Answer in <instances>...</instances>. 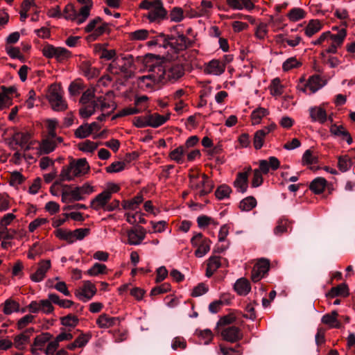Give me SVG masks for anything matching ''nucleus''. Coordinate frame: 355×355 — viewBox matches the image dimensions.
Masks as SVG:
<instances>
[{"mask_svg": "<svg viewBox=\"0 0 355 355\" xmlns=\"http://www.w3.org/2000/svg\"><path fill=\"white\" fill-rule=\"evenodd\" d=\"M64 12L65 14L64 18L67 19L75 20L78 16V12L75 9L74 5L72 3H68L65 6Z\"/></svg>", "mask_w": 355, "mask_h": 355, "instance_id": "47", "label": "nucleus"}, {"mask_svg": "<svg viewBox=\"0 0 355 355\" xmlns=\"http://www.w3.org/2000/svg\"><path fill=\"white\" fill-rule=\"evenodd\" d=\"M301 65L302 63L297 61L295 57H291L284 62L282 69L284 71H288L293 68H298Z\"/></svg>", "mask_w": 355, "mask_h": 355, "instance_id": "44", "label": "nucleus"}, {"mask_svg": "<svg viewBox=\"0 0 355 355\" xmlns=\"http://www.w3.org/2000/svg\"><path fill=\"white\" fill-rule=\"evenodd\" d=\"M322 28V24L318 19H311L305 28V34L308 37H311L315 33L320 31Z\"/></svg>", "mask_w": 355, "mask_h": 355, "instance_id": "28", "label": "nucleus"}, {"mask_svg": "<svg viewBox=\"0 0 355 355\" xmlns=\"http://www.w3.org/2000/svg\"><path fill=\"white\" fill-rule=\"evenodd\" d=\"M221 336L225 340L230 343H236L243 337L240 329L235 326L225 328L221 332Z\"/></svg>", "mask_w": 355, "mask_h": 355, "instance_id": "10", "label": "nucleus"}, {"mask_svg": "<svg viewBox=\"0 0 355 355\" xmlns=\"http://www.w3.org/2000/svg\"><path fill=\"white\" fill-rule=\"evenodd\" d=\"M209 288L204 283H200L194 287L191 295L193 297H198L208 291Z\"/></svg>", "mask_w": 355, "mask_h": 355, "instance_id": "60", "label": "nucleus"}, {"mask_svg": "<svg viewBox=\"0 0 355 355\" xmlns=\"http://www.w3.org/2000/svg\"><path fill=\"white\" fill-rule=\"evenodd\" d=\"M310 117L312 121L324 123L327 120V114L322 106H314L309 108Z\"/></svg>", "mask_w": 355, "mask_h": 355, "instance_id": "15", "label": "nucleus"}, {"mask_svg": "<svg viewBox=\"0 0 355 355\" xmlns=\"http://www.w3.org/2000/svg\"><path fill=\"white\" fill-rule=\"evenodd\" d=\"M263 179L262 175L259 169L253 171V178L251 182V186L253 188H257L261 186L263 183Z\"/></svg>", "mask_w": 355, "mask_h": 355, "instance_id": "55", "label": "nucleus"}, {"mask_svg": "<svg viewBox=\"0 0 355 355\" xmlns=\"http://www.w3.org/2000/svg\"><path fill=\"white\" fill-rule=\"evenodd\" d=\"M234 288L240 295H246L251 290V286L245 278L239 279L234 284Z\"/></svg>", "mask_w": 355, "mask_h": 355, "instance_id": "21", "label": "nucleus"}, {"mask_svg": "<svg viewBox=\"0 0 355 355\" xmlns=\"http://www.w3.org/2000/svg\"><path fill=\"white\" fill-rule=\"evenodd\" d=\"M324 86L322 78L318 75L311 76L308 82L301 89L303 92H306V89H309L311 94L315 93L318 90Z\"/></svg>", "mask_w": 355, "mask_h": 355, "instance_id": "14", "label": "nucleus"}, {"mask_svg": "<svg viewBox=\"0 0 355 355\" xmlns=\"http://www.w3.org/2000/svg\"><path fill=\"white\" fill-rule=\"evenodd\" d=\"M170 118V114L166 116L161 115L158 113H149L147 114L148 123L149 127L158 128L165 123Z\"/></svg>", "mask_w": 355, "mask_h": 355, "instance_id": "16", "label": "nucleus"}, {"mask_svg": "<svg viewBox=\"0 0 355 355\" xmlns=\"http://www.w3.org/2000/svg\"><path fill=\"white\" fill-rule=\"evenodd\" d=\"M107 272V266L105 264L95 263L87 273L90 276H97L101 274H105Z\"/></svg>", "mask_w": 355, "mask_h": 355, "instance_id": "38", "label": "nucleus"}, {"mask_svg": "<svg viewBox=\"0 0 355 355\" xmlns=\"http://www.w3.org/2000/svg\"><path fill=\"white\" fill-rule=\"evenodd\" d=\"M94 97L95 94L94 91L92 89H88L82 94V96L80 99V103L83 105L87 103L93 102V101H95L94 99Z\"/></svg>", "mask_w": 355, "mask_h": 355, "instance_id": "57", "label": "nucleus"}, {"mask_svg": "<svg viewBox=\"0 0 355 355\" xmlns=\"http://www.w3.org/2000/svg\"><path fill=\"white\" fill-rule=\"evenodd\" d=\"M266 135L267 132L265 129L259 130L254 133L253 144L255 149L259 150L263 146Z\"/></svg>", "mask_w": 355, "mask_h": 355, "instance_id": "31", "label": "nucleus"}, {"mask_svg": "<svg viewBox=\"0 0 355 355\" xmlns=\"http://www.w3.org/2000/svg\"><path fill=\"white\" fill-rule=\"evenodd\" d=\"M52 338V336L49 333H43L39 336H37L34 340L33 344L31 345V351L32 354H37V347L40 349L43 347L47 342H49Z\"/></svg>", "mask_w": 355, "mask_h": 355, "instance_id": "19", "label": "nucleus"}, {"mask_svg": "<svg viewBox=\"0 0 355 355\" xmlns=\"http://www.w3.org/2000/svg\"><path fill=\"white\" fill-rule=\"evenodd\" d=\"M19 304L12 299H8L3 304V313L10 315L14 311H19Z\"/></svg>", "mask_w": 355, "mask_h": 355, "instance_id": "35", "label": "nucleus"}, {"mask_svg": "<svg viewBox=\"0 0 355 355\" xmlns=\"http://www.w3.org/2000/svg\"><path fill=\"white\" fill-rule=\"evenodd\" d=\"M225 63L221 62L218 60H212L208 62L205 68V71L207 73L220 75L225 71Z\"/></svg>", "mask_w": 355, "mask_h": 355, "instance_id": "18", "label": "nucleus"}, {"mask_svg": "<svg viewBox=\"0 0 355 355\" xmlns=\"http://www.w3.org/2000/svg\"><path fill=\"white\" fill-rule=\"evenodd\" d=\"M272 89L271 94L272 95L280 96L283 93V86L280 83L279 78H277L272 81Z\"/></svg>", "mask_w": 355, "mask_h": 355, "instance_id": "59", "label": "nucleus"}, {"mask_svg": "<svg viewBox=\"0 0 355 355\" xmlns=\"http://www.w3.org/2000/svg\"><path fill=\"white\" fill-rule=\"evenodd\" d=\"M338 313L336 311H333L331 313H327L322 318V322L329 325L331 327L340 329L341 327L340 322L337 319Z\"/></svg>", "mask_w": 355, "mask_h": 355, "instance_id": "23", "label": "nucleus"}, {"mask_svg": "<svg viewBox=\"0 0 355 355\" xmlns=\"http://www.w3.org/2000/svg\"><path fill=\"white\" fill-rule=\"evenodd\" d=\"M181 25L174 26L171 31L174 33L171 34V49L176 53L185 51L187 48L193 46L194 41L187 37L183 32L180 30Z\"/></svg>", "mask_w": 355, "mask_h": 355, "instance_id": "4", "label": "nucleus"}, {"mask_svg": "<svg viewBox=\"0 0 355 355\" xmlns=\"http://www.w3.org/2000/svg\"><path fill=\"white\" fill-rule=\"evenodd\" d=\"M171 285L168 283H164L160 286H155L152 288L150 295L155 296L159 294L165 293L170 291Z\"/></svg>", "mask_w": 355, "mask_h": 355, "instance_id": "53", "label": "nucleus"}, {"mask_svg": "<svg viewBox=\"0 0 355 355\" xmlns=\"http://www.w3.org/2000/svg\"><path fill=\"white\" fill-rule=\"evenodd\" d=\"M25 177L21 173L15 171L11 173L10 184L12 186L21 184L25 181Z\"/></svg>", "mask_w": 355, "mask_h": 355, "instance_id": "49", "label": "nucleus"}, {"mask_svg": "<svg viewBox=\"0 0 355 355\" xmlns=\"http://www.w3.org/2000/svg\"><path fill=\"white\" fill-rule=\"evenodd\" d=\"M1 92H0V110L9 107L12 104V98L10 96L17 92V89L14 86L7 87L4 85L1 86Z\"/></svg>", "mask_w": 355, "mask_h": 355, "instance_id": "8", "label": "nucleus"}, {"mask_svg": "<svg viewBox=\"0 0 355 355\" xmlns=\"http://www.w3.org/2000/svg\"><path fill=\"white\" fill-rule=\"evenodd\" d=\"M56 147V143L54 140L44 139L40 144V149L44 154H49L53 152Z\"/></svg>", "mask_w": 355, "mask_h": 355, "instance_id": "37", "label": "nucleus"}, {"mask_svg": "<svg viewBox=\"0 0 355 355\" xmlns=\"http://www.w3.org/2000/svg\"><path fill=\"white\" fill-rule=\"evenodd\" d=\"M256 270H260V272L265 275L269 270L270 262L268 259H261L256 264Z\"/></svg>", "mask_w": 355, "mask_h": 355, "instance_id": "51", "label": "nucleus"}, {"mask_svg": "<svg viewBox=\"0 0 355 355\" xmlns=\"http://www.w3.org/2000/svg\"><path fill=\"white\" fill-rule=\"evenodd\" d=\"M330 132L336 137H343L347 135L348 131L345 130L343 125H337L336 123L331 124L330 126Z\"/></svg>", "mask_w": 355, "mask_h": 355, "instance_id": "50", "label": "nucleus"}, {"mask_svg": "<svg viewBox=\"0 0 355 355\" xmlns=\"http://www.w3.org/2000/svg\"><path fill=\"white\" fill-rule=\"evenodd\" d=\"M83 107L80 109V115L82 118L87 119L95 113L96 109L98 108V103L96 101L83 104Z\"/></svg>", "mask_w": 355, "mask_h": 355, "instance_id": "24", "label": "nucleus"}, {"mask_svg": "<svg viewBox=\"0 0 355 355\" xmlns=\"http://www.w3.org/2000/svg\"><path fill=\"white\" fill-rule=\"evenodd\" d=\"M257 205V200L253 196H248L243 199L239 204V208L242 211H249Z\"/></svg>", "mask_w": 355, "mask_h": 355, "instance_id": "29", "label": "nucleus"}, {"mask_svg": "<svg viewBox=\"0 0 355 355\" xmlns=\"http://www.w3.org/2000/svg\"><path fill=\"white\" fill-rule=\"evenodd\" d=\"M352 165V159L348 155L340 156L338 157V167L342 172L347 171Z\"/></svg>", "mask_w": 355, "mask_h": 355, "instance_id": "39", "label": "nucleus"}, {"mask_svg": "<svg viewBox=\"0 0 355 355\" xmlns=\"http://www.w3.org/2000/svg\"><path fill=\"white\" fill-rule=\"evenodd\" d=\"M61 90L60 86L51 85L48 96L49 101L53 110L55 111H62L67 107V104L62 98Z\"/></svg>", "mask_w": 355, "mask_h": 355, "instance_id": "5", "label": "nucleus"}, {"mask_svg": "<svg viewBox=\"0 0 355 355\" xmlns=\"http://www.w3.org/2000/svg\"><path fill=\"white\" fill-rule=\"evenodd\" d=\"M119 322V318L114 317H110L108 315L103 313L101 314L96 320L97 324L101 328H108L114 326Z\"/></svg>", "mask_w": 355, "mask_h": 355, "instance_id": "25", "label": "nucleus"}, {"mask_svg": "<svg viewBox=\"0 0 355 355\" xmlns=\"http://www.w3.org/2000/svg\"><path fill=\"white\" fill-rule=\"evenodd\" d=\"M144 200L143 196L141 194H137L135 198L130 200H124L123 202V207L124 209H135L139 205H140Z\"/></svg>", "mask_w": 355, "mask_h": 355, "instance_id": "30", "label": "nucleus"}, {"mask_svg": "<svg viewBox=\"0 0 355 355\" xmlns=\"http://www.w3.org/2000/svg\"><path fill=\"white\" fill-rule=\"evenodd\" d=\"M232 189L228 185L223 184L220 185L215 191L216 197L219 200L229 198Z\"/></svg>", "mask_w": 355, "mask_h": 355, "instance_id": "36", "label": "nucleus"}, {"mask_svg": "<svg viewBox=\"0 0 355 355\" xmlns=\"http://www.w3.org/2000/svg\"><path fill=\"white\" fill-rule=\"evenodd\" d=\"M318 162V157L313 156L311 150H306L302 156L303 164H313Z\"/></svg>", "mask_w": 355, "mask_h": 355, "instance_id": "58", "label": "nucleus"}, {"mask_svg": "<svg viewBox=\"0 0 355 355\" xmlns=\"http://www.w3.org/2000/svg\"><path fill=\"white\" fill-rule=\"evenodd\" d=\"M97 289L90 281H84L81 291L76 290L75 295L81 301L86 302L96 295Z\"/></svg>", "mask_w": 355, "mask_h": 355, "instance_id": "6", "label": "nucleus"}, {"mask_svg": "<svg viewBox=\"0 0 355 355\" xmlns=\"http://www.w3.org/2000/svg\"><path fill=\"white\" fill-rule=\"evenodd\" d=\"M346 35L347 32L345 28L340 29L337 34H333L331 35V40L333 41L332 43H334L338 46H340L343 43Z\"/></svg>", "mask_w": 355, "mask_h": 355, "instance_id": "46", "label": "nucleus"}, {"mask_svg": "<svg viewBox=\"0 0 355 355\" xmlns=\"http://www.w3.org/2000/svg\"><path fill=\"white\" fill-rule=\"evenodd\" d=\"M16 234L15 230H10L7 227L2 226L0 228V237L3 239L10 240L14 238V235Z\"/></svg>", "mask_w": 355, "mask_h": 355, "instance_id": "62", "label": "nucleus"}, {"mask_svg": "<svg viewBox=\"0 0 355 355\" xmlns=\"http://www.w3.org/2000/svg\"><path fill=\"white\" fill-rule=\"evenodd\" d=\"M234 186L239 192L245 193L248 187V173H238L234 182Z\"/></svg>", "mask_w": 355, "mask_h": 355, "instance_id": "17", "label": "nucleus"}, {"mask_svg": "<svg viewBox=\"0 0 355 355\" xmlns=\"http://www.w3.org/2000/svg\"><path fill=\"white\" fill-rule=\"evenodd\" d=\"M171 347L173 350H177L178 348L184 349L187 347V342L183 337H175L171 343Z\"/></svg>", "mask_w": 355, "mask_h": 355, "instance_id": "56", "label": "nucleus"}, {"mask_svg": "<svg viewBox=\"0 0 355 355\" xmlns=\"http://www.w3.org/2000/svg\"><path fill=\"white\" fill-rule=\"evenodd\" d=\"M101 144L100 143H94L90 140H86L85 141L79 144V149L83 152H94L98 146Z\"/></svg>", "mask_w": 355, "mask_h": 355, "instance_id": "45", "label": "nucleus"}, {"mask_svg": "<svg viewBox=\"0 0 355 355\" xmlns=\"http://www.w3.org/2000/svg\"><path fill=\"white\" fill-rule=\"evenodd\" d=\"M35 317L32 315H26L22 317L17 322L18 329H22L26 327L29 323L33 322Z\"/></svg>", "mask_w": 355, "mask_h": 355, "instance_id": "63", "label": "nucleus"}, {"mask_svg": "<svg viewBox=\"0 0 355 355\" xmlns=\"http://www.w3.org/2000/svg\"><path fill=\"white\" fill-rule=\"evenodd\" d=\"M125 164L122 162H114L107 166L105 169L107 173H118L125 168Z\"/></svg>", "mask_w": 355, "mask_h": 355, "instance_id": "54", "label": "nucleus"}, {"mask_svg": "<svg viewBox=\"0 0 355 355\" xmlns=\"http://www.w3.org/2000/svg\"><path fill=\"white\" fill-rule=\"evenodd\" d=\"M30 343V339L25 336L22 333L16 335L14 337V343L15 347L19 350H23L26 348V345Z\"/></svg>", "mask_w": 355, "mask_h": 355, "instance_id": "32", "label": "nucleus"}, {"mask_svg": "<svg viewBox=\"0 0 355 355\" xmlns=\"http://www.w3.org/2000/svg\"><path fill=\"white\" fill-rule=\"evenodd\" d=\"M91 128L89 127V123H86L80 125L75 131V136L77 138L84 139L89 137L92 134Z\"/></svg>", "mask_w": 355, "mask_h": 355, "instance_id": "40", "label": "nucleus"}, {"mask_svg": "<svg viewBox=\"0 0 355 355\" xmlns=\"http://www.w3.org/2000/svg\"><path fill=\"white\" fill-rule=\"evenodd\" d=\"M269 112L267 109L259 107L257 109L252 111L251 114V118L253 124H258L260 123L262 117L267 116Z\"/></svg>", "mask_w": 355, "mask_h": 355, "instance_id": "33", "label": "nucleus"}, {"mask_svg": "<svg viewBox=\"0 0 355 355\" xmlns=\"http://www.w3.org/2000/svg\"><path fill=\"white\" fill-rule=\"evenodd\" d=\"M170 18L173 21H181L184 18L183 10L179 7L173 8L170 13Z\"/></svg>", "mask_w": 355, "mask_h": 355, "instance_id": "52", "label": "nucleus"}, {"mask_svg": "<svg viewBox=\"0 0 355 355\" xmlns=\"http://www.w3.org/2000/svg\"><path fill=\"white\" fill-rule=\"evenodd\" d=\"M51 268L50 260H42L39 263V266L35 272L31 274V279L35 282H40L44 279L46 272Z\"/></svg>", "mask_w": 355, "mask_h": 355, "instance_id": "12", "label": "nucleus"}, {"mask_svg": "<svg viewBox=\"0 0 355 355\" xmlns=\"http://www.w3.org/2000/svg\"><path fill=\"white\" fill-rule=\"evenodd\" d=\"M286 231V220L279 219L277 222V226L274 229V234L279 236Z\"/></svg>", "mask_w": 355, "mask_h": 355, "instance_id": "64", "label": "nucleus"}, {"mask_svg": "<svg viewBox=\"0 0 355 355\" xmlns=\"http://www.w3.org/2000/svg\"><path fill=\"white\" fill-rule=\"evenodd\" d=\"M210 244L211 241L206 238L195 251V255L197 257H202L205 255L210 250Z\"/></svg>", "mask_w": 355, "mask_h": 355, "instance_id": "41", "label": "nucleus"}, {"mask_svg": "<svg viewBox=\"0 0 355 355\" xmlns=\"http://www.w3.org/2000/svg\"><path fill=\"white\" fill-rule=\"evenodd\" d=\"M103 19L100 17H96L89 21V23L85 26V31L87 33L94 32L96 28L97 25L102 22Z\"/></svg>", "mask_w": 355, "mask_h": 355, "instance_id": "61", "label": "nucleus"}, {"mask_svg": "<svg viewBox=\"0 0 355 355\" xmlns=\"http://www.w3.org/2000/svg\"><path fill=\"white\" fill-rule=\"evenodd\" d=\"M327 297L334 298L338 296L347 297L349 295V288L346 284H341L337 286L332 287L327 293Z\"/></svg>", "mask_w": 355, "mask_h": 355, "instance_id": "22", "label": "nucleus"}, {"mask_svg": "<svg viewBox=\"0 0 355 355\" xmlns=\"http://www.w3.org/2000/svg\"><path fill=\"white\" fill-rule=\"evenodd\" d=\"M89 170V166L85 158L72 159L69 165L62 167L60 176L62 181H71L73 177L85 174Z\"/></svg>", "mask_w": 355, "mask_h": 355, "instance_id": "2", "label": "nucleus"}, {"mask_svg": "<svg viewBox=\"0 0 355 355\" xmlns=\"http://www.w3.org/2000/svg\"><path fill=\"white\" fill-rule=\"evenodd\" d=\"M152 73L143 77V79H149L154 85L164 84L167 81H175L184 73V67L182 63L178 61H164L159 64L150 66Z\"/></svg>", "mask_w": 355, "mask_h": 355, "instance_id": "1", "label": "nucleus"}, {"mask_svg": "<svg viewBox=\"0 0 355 355\" xmlns=\"http://www.w3.org/2000/svg\"><path fill=\"white\" fill-rule=\"evenodd\" d=\"M94 191V189L88 183L84 184L82 187H76L70 191L71 197L73 200H83L85 197L83 195H89Z\"/></svg>", "mask_w": 355, "mask_h": 355, "instance_id": "11", "label": "nucleus"}, {"mask_svg": "<svg viewBox=\"0 0 355 355\" xmlns=\"http://www.w3.org/2000/svg\"><path fill=\"white\" fill-rule=\"evenodd\" d=\"M327 184L324 178L318 177L315 178L310 184L309 189L315 194L322 193Z\"/></svg>", "mask_w": 355, "mask_h": 355, "instance_id": "26", "label": "nucleus"}, {"mask_svg": "<svg viewBox=\"0 0 355 355\" xmlns=\"http://www.w3.org/2000/svg\"><path fill=\"white\" fill-rule=\"evenodd\" d=\"M110 199V192L103 191L91 201V207L95 210H98L101 208L105 210V207Z\"/></svg>", "mask_w": 355, "mask_h": 355, "instance_id": "13", "label": "nucleus"}, {"mask_svg": "<svg viewBox=\"0 0 355 355\" xmlns=\"http://www.w3.org/2000/svg\"><path fill=\"white\" fill-rule=\"evenodd\" d=\"M127 235L128 237V244L137 245H139L146 236V230L141 227L139 226L137 229H131L128 231Z\"/></svg>", "mask_w": 355, "mask_h": 355, "instance_id": "9", "label": "nucleus"}, {"mask_svg": "<svg viewBox=\"0 0 355 355\" xmlns=\"http://www.w3.org/2000/svg\"><path fill=\"white\" fill-rule=\"evenodd\" d=\"M60 321L63 326L75 327L78 324L79 320L76 316L68 314L66 316L62 317Z\"/></svg>", "mask_w": 355, "mask_h": 355, "instance_id": "43", "label": "nucleus"}, {"mask_svg": "<svg viewBox=\"0 0 355 355\" xmlns=\"http://www.w3.org/2000/svg\"><path fill=\"white\" fill-rule=\"evenodd\" d=\"M305 12L300 8H294L288 13L287 16L291 21H296L305 17Z\"/></svg>", "mask_w": 355, "mask_h": 355, "instance_id": "42", "label": "nucleus"}, {"mask_svg": "<svg viewBox=\"0 0 355 355\" xmlns=\"http://www.w3.org/2000/svg\"><path fill=\"white\" fill-rule=\"evenodd\" d=\"M152 33H155L153 30ZM150 31L146 29H139L130 33L131 38L137 40H144L148 37Z\"/></svg>", "mask_w": 355, "mask_h": 355, "instance_id": "48", "label": "nucleus"}, {"mask_svg": "<svg viewBox=\"0 0 355 355\" xmlns=\"http://www.w3.org/2000/svg\"><path fill=\"white\" fill-rule=\"evenodd\" d=\"M226 2L234 10H241L245 8L248 10H252L254 8L251 0H226Z\"/></svg>", "mask_w": 355, "mask_h": 355, "instance_id": "20", "label": "nucleus"}, {"mask_svg": "<svg viewBox=\"0 0 355 355\" xmlns=\"http://www.w3.org/2000/svg\"><path fill=\"white\" fill-rule=\"evenodd\" d=\"M139 7L141 9L150 10L147 17L150 21L162 20L167 17V11L161 0H144Z\"/></svg>", "mask_w": 355, "mask_h": 355, "instance_id": "3", "label": "nucleus"}, {"mask_svg": "<svg viewBox=\"0 0 355 355\" xmlns=\"http://www.w3.org/2000/svg\"><path fill=\"white\" fill-rule=\"evenodd\" d=\"M121 55L124 63L119 67V70L120 71V73L123 74V78L126 81L134 76V72L130 70V69L134 66L133 56L132 55Z\"/></svg>", "mask_w": 355, "mask_h": 355, "instance_id": "7", "label": "nucleus"}, {"mask_svg": "<svg viewBox=\"0 0 355 355\" xmlns=\"http://www.w3.org/2000/svg\"><path fill=\"white\" fill-rule=\"evenodd\" d=\"M185 146H180L169 153V157L171 159L175 161L177 163H182V157L186 153Z\"/></svg>", "mask_w": 355, "mask_h": 355, "instance_id": "34", "label": "nucleus"}, {"mask_svg": "<svg viewBox=\"0 0 355 355\" xmlns=\"http://www.w3.org/2000/svg\"><path fill=\"white\" fill-rule=\"evenodd\" d=\"M109 32L110 28H108V24L101 22V24L96 27L94 31L87 37V40L89 42L95 41L99 36Z\"/></svg>", "mask_w": 355, "mask_h": 355, "instance_id": "27", "label": "nucleus"}]
</instances>
